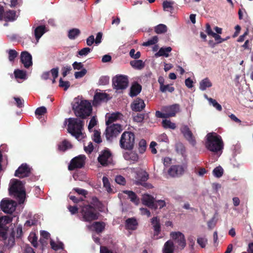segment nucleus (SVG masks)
<instances>
[{
    "mask_svg": "<svg viewBox=\"0 0 253 253\" xmlns=\"http://www.w3.org/2000/svg\"><path fill=\"white\" fill-rule=\"evenodd\" d=\"M171 238L178 244V248L182 250L185 247L186 241L184 235L180 232H172L170 234Z\"/></svg>",
    "mask_w": 253,
    "mask_h": 253,
    "instance_id": "nucleus-12",
    "label": "nucleus"
},
{
    "mask_svg": "<svg viewBox=\"0 0 253 253\" xmlns=\"http://www.w3.org/2000/svg\"><path fill=\"white\" fill-rule=\"evenodd\" d=\"M36 24L33 27V33L36 40V43H38L40 38L45 33L47 30L44 25H40L35 27Z\"/></svg>",
    "mask_w": 253,
    "mask_h": 253,
    "instance_id": "nucleus-18",
    "label": "nucleus"
},
{
    "mask_svg": "<svg viewBox=\"0 0 253 253\" xmlns=\"http://www.w3.org/2000/svg\"><path fill=\"white\" fill-rule=\"evenodd\" d=\"M173 2L165 1L163 2V8L164 10L167 11H171L173 9L172 5Z\"/></svg>",
    "mask_w": 253,
    "mask_h": 253,
    "instance_id": "nucleus-47",
    "label": "nucleus"
},
{
    "mask_svg": "<svg viewBox=\"0 0 253 253\" xmlns=\"http://www.w3.org/2000/svg\"><path fill=\"white\" fill-rule=\"evenodd\" d=\"M18 15L14 10L7 11L4 14V19L6 21H13L16 19Z\"/></svg>",
    "mask_w": 253,
    "mask_h": 253,
    "instance_id": "nucleus-29",
    "label": "nucleus"
},
{
    "mask_svg": "<svg viewBox=\"0 0 253 253\" xmlns=\"http://www.w3.org/2000/svg\"><path fill=\"white\" fill-rule=\"evenodd\" d=\"M137 221L134 218H128L126 220V228L130 230H134L137 225Z\"/></svg>",
    "mask_w": 253,
    "mask_h": 253,
    "instance_id": "nucleus-35",
    "label": "nucleus"
},
{
    "mask_svg": "<svg viewBox=\"0 0 253 253\" xmlns=\"http://www.w3.org/2000/svg\"><path fill=\"white\" fill-rule=\"evenodd\" d=\"M16 101V105L19 108H22L24 106V100L20 97H14Z\"/></svg>",
    "mask_w": 253,
    "mask_h": 253,
    "instance_id": "nucleus-62",
    "label": "nucleus"
},
{
    "mask_svg": "<svg viewBox=\"0 0 253 253\" xmlns=\"http://www.w3.org/2000/svg\"><path fill=\"white\" fill-rule=\"evenodd\" d=\"M86 70L84 68H83L81 71L75 72V77L76 79L81 78L86 74Z\"/></svg>",
    "mask_w": 253,
    "mask_h": 253,
    "instance_id": "nucleus-57",
    "label": "nucleus"
},
{
    "mask_svg": "<svg viewBox=\"0 0 253 253\" xmlns=\"http://www.w3.org/2000/svg\"><path fill=\"white\" fill-rule=\"evenodd\" d=\"M212 85V84L210 79L208 78H206L200 82L199 88L200 90L204 91Z\"/></svg>",
    "mask_w": 253,
    "mask_h": 253,
    "instance_id": "nucleus-30",
    "label": "nucleus"
},
{
    "mask_svg": "<svg viewBox=\"0 0 253 253\" xmlns=\"http://www.w3.org/2000/svg\"><path fill=\"white\" fill-rule=\"evenodd\" d=\"M116 182L120 185H125L126 184V179L122 175H117L115 178Z\"/></svg>",
    "mask_w": 253,
    "mask_h": 253,
    "instance_id": "nucleus-59",
    "label": "nucleus"
},
{
    "mask_svg": "<svg viewBox=\"0 0 253 253\" xmlns=\"http://www.w3.org/2000/svg\"><path fill=\"white\" fill-rule=\"evenodd\" d=\"M130 64L133 68L137 70H141L144 67V63L141 60L131 61Z\"/></svg>",
    "mask_w": 253,
    "mask_h": 253,
    "instance_id": "nucleus-38",
    "label": "nucleus"
},
{
    "mask_svg": "<svg viewBox=\"0 0 253 253\" xmlns=\"http://www.w3.org/2000/svg\"><path fill=\"white\" fill-rule=\"evenodd\" d=\"M135 137L131 131H126L123 133L120 140V146L121 148L131 150L135 144Z\"/></svg>",
    "mask_w": 253,
    "mask_h": 253,
    "instance_id": "nucleus-5",
    "label": "nucleus"
},
{
    "mask_svg": "<svg viewBox=\"0 0 253 253\" xmlns=\"http://www.w3.org/2000/svg\"><path fill=\"white\" fill-rule=\"evenodd\" d=\"M162 125L165 128L174 129L176 128L175 124L171 122L170 120L167 119L163 120Z\"/></svg>",
    "mask_w": 253,
    "mask_h": 253,
    "instance_id": "nucleus-39",
    "label": "nucleus"
},
{
    "mask_svg": "<svg viewBox=\"0 0 253 253\" xmlns=\"http://www.w3.org/2000/svg\"><path fill=\"white\" fill-rule=\"evenodd\" d=\"M135 52V49H131L129 51L130 56L135 59H138L140 57V52L139 51H137L136 53Z\"/></svg>",
    "mask_w": 253,
    "mask_h": 253,
    "instance_id": "nucleus-60",
    "label": "nucleus"
},
{
    "mask_svg": "<svg viewBox=\"0 0 253 253\" xmlns=\"http://www.w3.org/2000/svg\"><path fill=\"white\" fill-rule=\"evenodd\" d=\"M72 108L76 116L82 119H84L89 116L92 112L91 103L86 100H83L79 97L74 99Z\"/></svg>",
    "mask_w": 253,
    "mask_h": 253,
    "instance_id": "nucleus-2",
    "label": "nucleus"
},
{
    "mask_svg": "<svg viewBox=\"0 0 253 253\" xmlns=\"http://www.w3.org/2000/svg\"><path fill=\"white\" fill-rule=\"evenodd\" d=\"M46 112V108L44 106L38 108L35 111L37 115H42Z\"/></svg>",
    "mask_w": 253,
    "mask_h": 253,
    "instance_id": "nucleus-58",
    "label": "nucleus"
},
{
    "mask_svg": "<svg viewBox=\"0 0 253 253\" xmlns=\"http://www.w3.org/2000/svg\"><path fill=\"white\" fill-rule=\"evenodd\" d=\"M141 86L137 83L133 84L130 89L129 95L134 97L137 95L141 91Z\"/></svg>",
    "mask_w": 253,
    "mask_h": 253,
    "instance_id": "nucleus-26",
    "label": "nucleus"
},
{
    "mask_svg": "<svg viewBox=\"0 0 253 253\" xmlns=\"http://www.w3.org/2000/svg\"><path fill=\"white\" fill-rule=\"evenodd\" d=\"M82 214L85 221L89 222L97 219L98 217L95 209L90 205H85L82 208Z\"/></svg>",
    "mask_w": 253,
    "mask_h": 253,
    "instance_id": "nucleus-7",
    "label": "nucleus"
},
{
    "mask_svg": "<svg viewBox=\"0 0 253 253\" xmlns=\"http://www.w3.org/2000/svg\"><path fill=\"white\" fill-rule=\"evenodd\" d=\"M50 244L52 249L55 251H57L59 249H62L63 248V244L62 243L56 244L52 240L50 241Z\"/></svg>",
    "mask_w": 253,
    "mask_h": 253,
    "instance_id": "nucleus-52",
    "label": "nucleus"
},
{
    "mask_svg": "<svg viewBox=\"0 0 253 253\" xmlns=\"http://www.w3.org/2000/svg\"><path fill=\"white\" fill-rule=\"evenodd\" d=\"M31 172V169L26 164H22L15 171V176L19 178L29 176Z\"/></svg>",
    "mask_w": 253,
    "mask_h": 253,
    "instance_id": "nucleus-14",
    "label": "nucleus"
},
{
    "mask_svg": "<svg viewBox=\"0 0 253 253\" xmlns=\"http://www.w3.org/2000/svg\"><path fill=\"white\" fill-rule=\"evenodd\" d=\"M24 183L19 180L13 179L10 180L9 192L18 201L19 204L23 203L25 199L26 193Z\"/></svg>",
    "mask_w": 253,
    "mask_h": 253,
    "instance_id": "nucleus-4",
    "label": "nucleus"
},
{
    "mask_svg": "<svg viewBox=\"0 0 253 253\" xmlns=\"http://www.w3.org/2000/svg\"><path fill=\"white\" fill-rule=\"evenodd\" d=\"M172 48L169 47H161L159 51L155 53L156 57L165 56L168 57L169 56V53L171 51Z\"/></svg>",
    "mask_w": 253,
    "mask_h": 253,
    "instance_id": "nucleus-28",
    "label": "nucleus"
},
{
    "mask_svg": "<svg viewBox=\"0 0 253 253\" xmlns=\"http://www.w3.org/2000/svg\"><path fill=\"white\" fill-rule=\"evenodd\" d=\"M102 182L103 184V186L105 188L106 190L108 193L112 192V189L111 187V185L109 182L108 178L106 176H103L102 178Z\"/></svg>",
    "mask_w": 253,
    "mask_h": 253,
    "instance_id": "nucleus-41",
    "label": "nucleus"
},
{
    "mask_svg": "<svg viewBox=\"0 0 253 253\" xmlns=\"http://www.w3.org/2000/svg\"><path fill=\"white\" fill-rule=\"evenodd\" d=\"M15 77L17 79L25 80L26 79V72L24 70L17 69L14 72Z\"/></svg>",
    "mask_w": 253,
    "mask_h": 253,
    "instance_id": "nucleus-40",
    "label": "nucleus"
},
{
    "mask_svg": "<svg viewBox=\"0 0 253 253\" xmlns=\"http://www.w3.org/2000/svg\"><path fill=\"white\" fill-rule=\"evenodd\" d=\"M158 41V37L155 36L153 37L150 39L148 40L147 42H144L143 43L142 45L143 46H148L151 45L155 44Z\"/></svg>",
    "mask_w": 253,
    "mask_h": 253,
    "instance_id": "nucleus-45",
    "label": "nucleus"
},
{
    "mask_svg": "<svg viewBox=\"0 0 253 253\" xmlns=\"http://www.w3.org/2000/svg\"><path fill=\"white\" fill-rule=\"evenodd\" d=\"M151 224L153 226L154 230V234L153 238L154 239H158L161 238L162 237L159 236V234L161 231V225L160 222V219L157 216L154 217L151 219Z\"/></svg>",
    "mask_w": 253,
    "mask_h": 253,
    "instance_id": "nucleus-16",
    "label": "nucleus"
},
{
    "mask_svg": "<svg viewBox=\"0 0 253 253\" xmlns=\"http://www.w3.org/2000/svg\"><path fill=\"white\" fill-rule=\"evenodd\" d=\"M39 216L38 215L35 214L32 217H31L29 219L27 220L25 224V227H29L35 225L38 222Z\"/></svg>",
    "mask_w": 253,
    "mask_h": 253,
    "instance_id": "nucleus-34",
    "label": "nucleus"
},
{
    "mask_svg": "<svg viewBox=\"0 0 253 253\" xmlns=\"http://www.w3.org/2000/svg\"><path fill=\"white\" fill-rule=\"evenodd\" d=\"M72 145L70 142L66 140H63L58 145V148L59 151H65L66 150L71 148Z\"/></svg>",
    "mask_w": 253,
    "mask_h": 253,
    "instance_id": "nucleus-37",
    "label": "nucleus"
},
{
    "mask_svg": "<svg viewBox=\"0 0 253 253\" xmlns=\"http://www.w3.org/2000/svg\"><path fill=\"white\" fill-rule=\"evenodd\" d=\"M142 203L147 207L152 209L155 201L154 198L150 195L144 194L142 198Z\"/></svg>",
    "mask_w": 253,
    "mask_h": 253,
    "instance_id": "nucleus-25",
    "label": "nucleus"
},
{
    "mask_svg": "<svg viewBox=\"0 0 253 253\" xmlns=\"http://www.w3.org/2000/svg\"><path fill=\"white\" fill-rule=\"evenodd\" d=\"M70 86V83L69 81H64L62 78L59 80V86L64 88L65 90L67 89Z\"/></svg>",
    "mask_w": 253,
    "mask_h": 253,
    "instance_id": "nucleus-55",
    "label": "nucleus"
},
{
    "mask_svg": "<svg viewBox=\"0 0 253 253\" xmlns=\"http://www.w3.org/2000/svg\"><path fill=\"white\" fill-rule=\"evenodd\" d=\"M124 157L125 160L131 161H137L138 159L137 155L132 152H126L124 154Z\"/></svg>",
    "mask_w": 253,
    "mask_h": 253,
    "instance_id": "nucleus-36",
    "label": "nucleus"
},
{
    "mask_svg": "<svg viewBox=\"0 0 253 253\" xmlns=\"http://www.w3.org/2000/svg\"><path fill=\"white\" fill-rule=\"evenodd\" d=\"M8 59L10 61H13L15 58L17 56V52L13 49H10L8 51Z\"/></svg>",
    "mask_w": 253,
    "mask_h": 253,
    "instance_id": "nucleus-51",
    "label": "nucleus"
},
{
    "mask_svg": "<svg viewBox=\"0 0 253 253\" xmlns=\"http://www.w3.org/2000/svg\"><path fill=\"white\" fill-rule=\"evenodd\" d=\"M81 34L80 30L78 28H73L69 30L68 33V37L70 40H75Z\"/></svg>",
    "mask_w": 253,
    "mask_h": 253,
    "instance_id": "nucleus-33",
    "label": "nucleus"
},
{
    "mask_svg": "<svg viewBox=\"0 0 253 253\" xmlns=\"http://www.w3.org/2000/svg\"><path fill=\"white\" fill-rule=\"evenodd\" d=\"M123 192L127 195L130 201L137 205L139 203V199L134 192L132 191L125 190Z\"/></svg>",
    "mask_w": 253,
    "mask_h": 253,
    "instance_id": "nucleus-32",
    "label": "nucleus"
},
{
    "mask_svg": "<svg viewBox=\"0 0 253 253\" xmlns=\"http://www.w3.org/2000/svg\"><path fill=\"white\" fill-rule=\"evenodd\" d=\"M109 100L108 95L104 92H96L94 96L93 104L97 106L102 102H106Z\"/></svg>",
    "mask_w": 253,
    "mask_h": 253,
    "instance_id": "nucleus-21",
    "label": "nucleus"
},
{
    "mask_svg": "<svg viewBox=\"0 0 253 253\" xmlns=\"http://www.w3.org/2000/svg\"><path fill=\"white\" fill-rule=\"evenodd\" d=\"M16 207V202L11 200H3L0 203L1 210L7 213H12L15 210Z\"/></svg>",
    "mask_w": 253,
    "mask_h": 253,
    "instance_id": "nucleus-11",
    "label": "nucleus"
},
{
    "mask_svg": "<svg viewBox=\"0 0 253 253\" xmlns=\"http://www.w3.org/2000/svg\"><path fill=\"white\" fill-rule=\"evenodd\" d=\"M114 88L118 91L126 89L128 84V79L127 76L119 75L114 77L112 79Z\"/></svg>",
    "mask_w": 253,
    "mask_h": 253,
    "instance_id": "nucleus-6",
    "label": "nucleus"
},
{
    "mask_svg": "<svg viewBox=\"0 0 253 253\" xmlns=\"http://www.w3.org/2000/svg\"><path fill=\"white\" fill-rule=\"evenodd\" d=\"M163 253H173L174 251V244L172 241L169 240L166 242L163 248Z\"/></svg>",
    "mask_w": 253,
    "mask_h": 253,
    "instance_id": "nucleus-31",
    "label": "nucleus"
},
{
    "mask_svg": "<svg viewBox=\"0 0 253 253\" xmlns=\"http://www.w3.org/2000/svg\"><path fill=\"white\" fill-rule=\"evenodd\" d=\"M213 175L217 178H219L222 176L223 173V169L220 166H218L215 168L212 171Z\"/></svg>",
    "mask_w": 253,
    "mask_h": 253,
    "instance_id": "nucleus-44",
    "label": "nucleus"
},
{
    "mask_svg": "<svg viewBox=\"0 0 253 253\" xmlns=\"http://www.w3.org/2000/svg\"><path fill=\"white\" fill-rule=\"evenodd\" d=\"M89 229L93 228L94 230L98 233L101 232L105 228V224L103 222H95L92 225L87 226Z\"/></svg>",
    "mask_w": 253,
    "mask_h": 253,
    "instance_id": "nucleus-27",
    "label": "nucleus"
},
{
    "mask_svg": "<svg viewBox=\"0 0 253 253\" xmlns=\"http://www.w3.org/2000/svg\"><path fill=\"white\" fill-rule=\"evenodd\" d=\"M184 168L180 165H173L168 170L169 174L171 177H178L183 174Z\"/></svg>",
    "mask_w": 253,
    "mask_h": 253,
    "instance_id": "nucleus-17",
    "label": "nucleus"
},
{
    "mask_svg": "<svg viewBox=\"0 0 253 253\" xmlns=\"http://www.w3.org/2000/svg\"><path fill=\"white\" fill-rule=\"evenodd\" d=\"M181 131L185 138L192 145L196 144V141L193 136L192 133L187 126H184L181 128Z\"/></svg>",
    "mask_w": 253,
    "mask_h": 253,
    "instance_id": "nucleus-22",
    "label": "nucleus"
},
{
    "mask_svg": "<svg viewBox=\"0 0 253 253\" xmlns=\"http://www.w3.org/2000/svg\"><path fill=\"white\" fill-rule=\"evenodd\" d=\"M68 132L79 141L83 139L84 137V122L78 118H70L68 119Z\"/></svg>",
    "mask_w": 253,
    "mask_h": 253,
    "instance_id": "nucleus-3",
    "label": "nucleus"
},
{
    "mask_svg": "<svg viewBox=\"0 0 253 253\" xmlns=\"http://www.w3.org/2000/svg\"><path fill=\"white\" fill-rule=\"evenodd\" d=\"M155 30L157 34L164 33L167 31V27L164 24H161L155 27Z\"/></svg>",
    "mask_w": 253,
    "mask_h": 253,
    "instance_id": "nucleus-42",
    "label": "nucleus"
},
{
    "mask_svg": "<svg viewBox=\"0 0 253 253\" xmlns=\"http://www.w3.org/2000/svg\"><path fill=\"white\" fill-rule=\"evenodd\" d=\"M209 102L211 105H212L217 110H218L219 111H220L222 110L221 106L215 99H209Z\"/></svg>",
    "mask_w": 253,
    "mask_h": 253,
    "instance_id": "nucleus-48",
    "label": "nucleus"
},
{
    "mask_svg": "<svg viewBox=\"0 0 253 253\" xmlns=\"http://www.w3.org/2000/svg\"><path fill=\"white\" fill-rule=\"evenodd\" d=\"M12 221V218L9 216H4L0 218V237L3 239L6 238V230L4 226Z\"/></svg>",
    "mask_w": 253,
    "mask_h": 253,
    "instance_id": "nucleus-19",
    "label": "nucleus"
},
{
    "mask_svg": "<svg viewBox=\"0 0 253 253\" xmlns=\"http://www.w3.org/2000/svg\"><path fill=\"white\" fill-rule=\"evenodd\" d=\"M160 90L163 93L167 91L171 93L174 91V88L169 84H164V87L160 86Z\"/></svg>",
    "mask_w": 253,
    "mask_h": 253,
    "instance_id": "nucleus-46",
    "label": "nucleus"
},
{
    "mask_svg": "<svg viewBox=\"0 0 253 253\" xmlns=\"http://www.w3.org/2000/svg\"><path fill=\"white\" fill-rule=\"evenodd\" d=\"M98 162L104 166L111 164L112 162V157L111 152L108 150L102 151L98 158Z\"/></svg>",
    "mask_w": 253,
    "mask_h": 253,
    "instance_id": "nucleus-13",
    "label": "nucleus"
},
{
    "mask_svg": "<svg viewBox=\"0 0 253 253\" xmlns=\"http://www.w3.org/2000/svg\"><path fill=\"white\" fill-rule=\"evenodd\" d=\"M154 206L152 207V209H162L163 207L166 206V202L165 201L162 200H155L154 203Z\"/></svg>",
    "mask_w": 253,
    "mask_h": 253,
    "instance_id": "nucleus-43",
    "label": "nucleus"
},
{
    "mask_svg": "<svg viewBox=\"0 0 253 253\" xmlns=\"http://www.w3.org/2000/svg\"><path fill=\"white\" fill-rule=\"evenodd\" d=\"M122 126L119 124H113L109 126L106 129V137L109 141L116 137L122 130Z\"/></svg>",
    "mask_w": 253,
    "mask_h": 253,
    "instance_id": "nucleus-8",
    "label": "nucleus"
},
{
    "mask_svg": "<svg viewBox=\"0 0 253 253\" xmlns=\"http://www.w3.org/2000/svg\"><path fill=\"white\" fill-rule=\"evenodd\" d=\"M91 51V49L89 47H84L78 51V54L80 56H86Z\"/></svg>",
    "mask_w": 253,
    "mask_h": 253,
    "instance_id": "nucleus-56",
    "label": "nucleus"
},
{
    "mask_svg": "<svg viewBox=\"0 0 253 253\" xmlns=\"http://www.w3.org/2000/svg\"><path fill=\"white\" fill-rule=\"evenodd\" d=\"M20 60L26 68H29L33 64L32 55L27 51L21 52Z\"/></svg>",
    "mask_w": 253,
    "mask_h": 253,
    "instance_id": "nucleus-20",
    "label": "nucleus"
},
{
    "mask_svg": "<svg viewBox=\"0 0 253 253\" xmlns=\"http://www.w3.org/2000/svg\"><path fill=\"white\" fill-rule=\"evenodd\" d=\"M123 117V115L119 112L113 113L109 116L108 120L106 122V124L107 126H109L114 122L121 120Z\"/></svg>",
    "mask_w": 253,
    "mask_h": 253,
    "instance_id": "nucleus-24",
    "label": "nucleus"
},
{
    "mask_svg": "<svg viewBox=\"0 0 253 253\" xmlns=\"http://www.w3.org/2000/svg\"><path fill=\"white\" fill-rule=\"evenodd\" d=\"M148 177L149 175L147 173V172H146L145 171L143 170L142 169L138 170L137 171H136V175L135 176L136 184L137 185H143L144 186L146 187L147 188H152L153 186L151 184L146 183H144L143 184V182H144L148 179Z\"/></svg>",
    "mask_w": 253,
    "mask_h": 253,
    "instance_id": "nucleus-9",
    "label": "nucleus"
},
{
    "mask_svg": "<svg viewBox=\"0 0 253 253\" xmlns=\"http://www.w3.org/2000/svg\"><path fill=\"white\" fill-rule=\"evenodd\" d=\"M92 139L95 142L97 143H100L101 142L100 132L97 130H94L92 136Z\"/></svg>",
    "mask_w": 253,
    "mask_h": 253,
    "instance_id": "nucleus-49",
    "label": "nucleus"
},
{
    "mask_svg": "<svg viewBox=\"0 0 253 253\" xmlns=\"http://www.w3.org/2000/svg\"><path fill=\"white\" fill-rule=\"evenodd\" d=\"M109 78L107 76L101 77L99 81V84L100 85H106L109 83Z\"/></svg>",
    "mask_w": 253,
    "mask_h": 253,
    "instance_id": "nucleus-61",
    "label": "nucleus"
},
{
    "mask_svg": "<svg viewBox=\"0 0 253 253\" xmlns=\"http://www.w3.org/2000/svg\"><path fill=\"white\" fill-rule=\"evenodd\" d=\"M97 121L95 116H93L91 118V120L89 121L88 129L89 131H91L93 127L97 125Z\"/></svg>",
    "mask_w": 253,
    "mask_h": 253,
    "instance_id": "nucleus-53",
    "label": "nucleus"
},
{
    "mask_svg": "<svg viewBox=\"0 0 253 253\" xmlns=\"http://www.w3.org/2000/svg\"><path fill=\"white\" fill-rule=\"evenodd\" d=\"M211 36L214 38L215 41L217 42V43H221L226 40V39H222L218 34L215 33Z\"/></svg>",
    "mask_w": 253,
    "mask_h": 253,
    "instance_id": "nucleus-63",
    "label": "nucleus"
},
{
    "mask_svg": "<svg viewBox=\"0 0 253 253\" xmlns=\"http://www.w3.org/2000/svg\"><path fill=\"white\" fill-rule=\"evenodd\" d=\"M131 107L133 111L140 112L145 108V104L142 99L137 98L133 102Z\"/></svg>",
    "mask_w": 253,
    "mask_h": 253,
    "instance_id": "nucleus-23",
    "label": "nucleus"
},
{
    "mask_svg": "<svg viewBox=\"0 0 253 253\" xmlns=\"http://www.w3.org/2000/svg\"><path fill=\"white\" fill-rule=\"evenodd\" d=\"M72 68L70 66H64L62 70V75L63 77H65L69 73V72L71 70Z\"/></svg>",
    "mask_w": 253,
    "mask_h": 253,
    "instance_id": "nucleus-64",
    "label": "nucleus"
},
{
    "mask_svg": "<svg viewBox=\"0 0 253 253\" xmlns=\"http://www.w3.org/2000/svg\"><path fill=\"white\" fill-rule=\"evenodd\" d=\"M179 110L180 106L177 104L165 106L162 109L163 112L166 113L168 118L175 116L176 114L179 111Z\"/></svg>",
    "mask_w": 253,
    "mask_h": 253,
    "instance_id": "nucleus-15",
    "label": "nucleus"
},
{
    "mask_svg": "<svg viewBox=\"0 0 253 253\" xmlns=\"http://www.w3.org/2000/svg\"><path fill=\"white\" fill-rule=\"evenodd\" d=\"M85 156L83 155H79L73 158L68 166V169L72 170L75 169L82 168L85 163Z\"/></svg>",
    "mask_w": 253,
    "mask_h": 253,
    "instance_id": "nucleus-10",
    "label": "nucleus"
},
{
    "mask_svg": "<svg viewBox=\"0 0 253 253\" xmlns=\"http://www.w3.org/2000/svg\"><path fill=\"white\" fill-rule=\"evenodd\" d=\"M205 147L219 157L222 153L224 143L221 136L215 132H210L206 136Z\"/></svg>",
    "mask_w": 253,
    "mask_h": 253,
    "instance_id": "nucleus-1",
    "label": "nucleus"
},
{
    "mask_svg": "<svg viewBox=\"0 0 253 253\" xmlns=\"http://www.w3.org/2000/svg\"><path fill=\"white\" fill-rule=\"evenodd\" d=\"M138 150L139 153H143L146 149V141L144 139H141L139 142Z\"/></svg>",
    "mask_w": 253,
    "mask_h": 253,
    "instance_id": "nucleus-50",
    "label": "nucleus"
},
{
    "mask_svg": "<svg viewBox=\"0 0 253 253\" xmlns=\"http://www.w3.org/2000/svg\"><path fill=\"white\" fill-rule=\"evenodd\" d=\"M197 243L201 248H204L207 244V239L205 237H198L197 239Z\"/></svg>",
    "mask_w": 253,
    "mask_h": 253,
    "instance_id": "nucleus-54",
    "label": "nucleus"
}]
</instances>
